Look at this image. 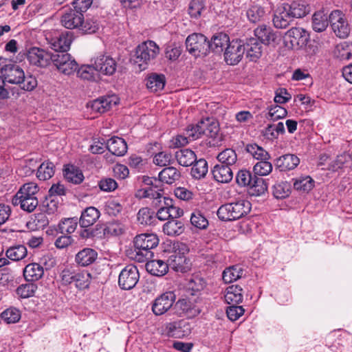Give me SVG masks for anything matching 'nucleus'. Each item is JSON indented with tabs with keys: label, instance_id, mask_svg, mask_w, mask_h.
<instances>
[{
	"label": "nucleus",
	"instance_id": "obj_1",
	"mask_svg": "<svg viewBox=\"0 0 352 352\" xmlns=\"http://www.w3.org/2000/svg\"><path fill=\"white\" fill-rule=\"evenodd\" d=\"M159 244V239L155 234H141L133 240L134 248L126 251L127 256L136 262L144 263L153 256L152 250Z\"/></svg>",
	"mask_w": 352,
	"mask_h": 352
},
{
	"label": "nucleus",
	"instance_id": "obj_2",
	"mask_svg": "<svg viewBox=\"0 0 352 352\" xmlns=\"http://www.w3.org/2000/svg\"><path fill=\"white\" fill-rule=\"evenodd\" d=\"M2 83L16 85L24 91H30L37 86L36 79L31 75L25 76L23 69L16 64L4 65L1 69Z\"/></svg>",
	"mask_w": 352,
	"mask_h": 352
},
{
	"label": "nucleus",
	"instance_id": "obj_3",
	"mask_svg": "<svg viewBox=\"0 0 352 352\" xmlns=\"http://www.w3.org/2000/svg\"><path fill=\"white\" fill-rule=\"evenodd\" d=\"M38 192V186L32 182L23 184L12 199L14 206H20L25 211L31 212L36 208L38 201L36 194Z\"/></svg>",
	"mask_w": 352,
	"mask_h": 352
},
{
	"label": "nucleus",
	"instance_id": "obj_4",
	"mask_svg": "<svg viewBox=\"0 0 352 352\" xmlns=\"http://www.w3.org/2000/svg\"><path fill=\"white\" fill-rule=\"evenodd\" d=\"M251 206V203L245 199L228 203L219 208L217 216L222 221L237 220L250 212Z\"/></svg>",
	"mask_w": 352,
	"mask_h": 352
},
{
	"label": "nucleus",
	"instance_id": "obj_5",
	"mask_svg": "<svg viewBox=\"0 0 352 352\" xmlns=\"http://www.w3.org/2000/svg\"><path fill=\"white\" fill-rule=\"evenodd\" d=\"M160 53V47L153 41H147L140 44L135 49L132 60L138 64L140 70H144L152 63Z\"/></svg>",
	"mask_w": 352,
	"mask_h": 352
},
{
	"label": "nucleus",
	"instance_id": "obj_6",
	"mask_svg": "<svg viewBox=\"0 0 352 352\" xmlns=\"http://www.w3.org/2000/svg\"><path fill=\"white\" fill-rule=\"evenodd\" d=\"M329 21L333 32L341 38H346L351 32L345 14L340 10H334L329 14Z\"/></svg>",
	"mask_w": 352,
	"mask_h": 352
},
{
	"label": "nucleus",
	"instance_id": "obj_7",
	"mask_svg": "<svg viewBox=\"0 0 352 352\" xmlns=\"http://www.w3.org/2000/svg\"><path fill=\"white\" fill-rule=\"evenodd\" d=\"M187 51L195 57L206 56L209 52V44L206 37L201 34L194 33L186 40Z\"/></svg>",
	"mask_w": 352,
	"mask_h": 352
},
{
	"label": "nucleus",
	"instance_id": "obj_8",
	"mask_svg": "<svg viewBox=\"0 0 352 352\" xmlns=\"http://www.w3.org/2000/svg\"><path fill=\"white\" fill-rule=\"evenodd\" d=\"M91 63L96 71L107 76L113 75L116 70L117 64L116 60L102 52L96 54L91 59Z\"/></svg>",
	"mask_w": 352,
	"mask_h": 352
},
{
	"label": "nucleus",
	"instance_id": "obj_9",
	"mask_svg": "<svg viewBox=\"0 0 352 352\" xmlns=\"http://www.w3.org/2000/svg\"><path fill=\"white\" fill-rule=\"evenodd\" d=\"M53 65L65 75L74 74L78 67L76 60L69 54L64 52H54Z\"/></svg>",
	"mask_w": 352,
	"mask_h": 352
},
{
	"label": "nucleus",
	"instance_id": "obj_10",
	"mask_svg": "<svg viewBox=\"0 0 352 352\" xmlns=\"http://www.w3.org/2000/svg\"><path fill=\"white\" fill-rule=\"evenodd\" d=\"M175 300L176 296L173 292H164L154 299L151 310L155 316H162L173 306Z\"/></svg>",
	"mask_w": 352,
	"mask_h": 352
},
{
	"label": "nucleus",
	"instance_id": "obj_11",
	"mask_svg": "<svg viewBox=\"0 0 352 352\" xmlns=\"http://www.w3.org/2000/svg\"><path fill=\"white\" fill-rule=\"evenodd\" d=\"M245 54V45L241 40H232L229 42L224 52V59L227 64L235 65L242 59Z\"/></svg>",
	"mask_w": 352,
	"mask_h": 352
},
{
	"label": "nucleus",
	"instance_id": "obj_12",
	"mask_svg": "<svg viewBox=\"0 0 352 352\" xmlns=\"http://www.w3.org/2000/svg\"><path fill=\"white\" fill-rule=\"evenodd\" d=\"M139 278L140 274L138 268L133 265H129L120 272L118 277V285L121 289L129 290L136 285Z\"/></svg>",
	"mask_w": 352,
	"mask_h": 352
},
{
	"label": "nucleus",
	"instance_id": "obj_13",
	"mask_svg": "<svg viewBox=\"0 0 352 352\" xmlns=\"http://www.w3.org/2000/svg\"><path fill=\"white\" fill-rule=\"evenodd\" d=\"M54 52H50L38 47H32L28 53V59L30 64L45 67L53 63Z\"/></svg>",
	"mask_w": 352,
	"mask_h": 352
},
{
	"label": "nucleus",
	"instance_id": "obj_14",
	"mask_svg": "<svg viewBox=\"0 0 352 352\" xmlns=\"http://www.w3.org/2000/svg\"><path fill=\"white\" fill-rule=\"evenodd\" d=\"M293 20L284 3L280 5L274 12L273 23L277 28H286Z\"/></svg>",
	"mask_w": 352,
	"mask_h": 352
},
{
	"label": "nucleus",
	"instance_id": "obj_15",
	"mask_svg": "<svg viewBox=\"0 0 352 352\" xmlns=\"http://www.w3.org/2000/svg\"><path fill=\"white\" fill-rule=\"evenodd\" d=\"M83 14L74 9H69L61 17V24L67 29H79Z\"/></svg>",
	"mask_w": 352,
	"mask_h": 352
},
{
	"label": "nucleus",
	"instance_id": "obj_16",
	"mask_svg": "<svg viewBox=\"0 0 352 352\" xmlns=\"http://www.w3.org/2000/svg\"><path fill=\"white\" fill-rule=\"evenodd\" d=\"M72 42V33L66 32L61 33L58 36L53 38L50 42L52 49L54 52H64L69 50Z\"/></svg>",
	"mask_w": 352,
	"mask_h": 352
},
{
	"label": "nucleus",
	"instance_id": "obj_17",
	"mask_svg": "<svg viewBox=\"0 0 352 352\" xmlns=\"http://www.w3.org/2000/svg\"><path fill=\"white\" fill-rule=\"evenodd\" d=\"M246 57L251 61H256L262 55L263 46L257 38L251 37L244 43Z\"/></svg>",
	"mask_w": 352,
	"mask_h": 352
},
{
	"label": "nucleus",
	"instance_id": "obj_18",
	"mask_svg": "<svg viewBox=\"0 0 352 352\" xmlns=\"http://www.w3.org/2000/svg\"><path fill=\"white\" fill-rule=\"evenodd\" d=\"M300 163V159L294 154H285L278 157L274 162L275 166L280 171L294 169Z\"/></svg>",
	"mask_w": 352,
	"mask_h": 352
},
{
	"label": "nucleus",
	"instance_id": "obj_19",
	"mask_svg": "<svg viewBox=\"0 0 352 352\" xmlns=\"http://www.w3.org/2000/svg\"><path fill=\"white\" fill-rule=\"evenodd\" d=\"M118 98L116 96H108L101 97L93 101L91 108L99 113H104L110 109L113 106L118 104Z\"/></svg>",
	"mask_w": 352,
	"mask_h": 352
},
{
	"label": "nucleus",
	"instance_id": "obj_20",
	"mask_svg": "<svg viewBox=\"0 0 352 352\" xmlns=\"http://www.w3.org/2000/svg\"><path fill=\"white\" fill-rule=\"evenodd\" d=\"M98 258V252L89 248H85L79 251L75 257L76 263L82 267H87L94 263Z\"/></svg>",
	"mask_w": 352,
	"mask_h": 352
},
{
	"label": "nucleus",
	"instance_id": "obj_21",
	"mask_svg": "<svg viewBox=\"0 0 352 352\" xmlns=\"http://www.w3.org/2000/svg\"><path fill=\"white\" fill-rule=\"evenodd\" d=\"M212 173L214 180L219 183H228L233 178L232 167L226 165H215L212 170Z\"/></svg>",
	"mask_w": 352,
	"mask_h": 352
},
{
	"label": "nucleus",
	"instance_id": "obj_22",
	"mask_svg": "<svg viewBox=\"0 0 352 352\" xmlns=\"http://www.w3.org/2000/svg\"><path fill=\"white\" fill-rule=\"evenodd\" d=\"M63 175L68 182L73 184H80L85 179L82 170L79 168L72 164H67L64 166Z\"/></svg>",
	"mask_w": 352,
	"mask_h": 352
},
{
	"label": "nucleus",
	"instance_id": "obj_23",
	"mask_svg": "<svg viewBox=\"0 0 352 352\" xmlns=\"http://www.w3.org/2000/svg\"><path fill=\"white\" fill-rule=\"evenodd\" d=\"M100 213L99 210L93 206L85 209L81 212L79 219L80 226L82 228H88L94 224L99 219Z\"/></svg>",
	"mask_w": 352,
	"mask_h": 352
},
{
	"label": "nucleus",
	"instance_id": "obj_24",
	"mask_svg": "<svg viewBox=\"0 0 352 352\" xmlns=\"http://www.w3.org/2000/svg\"><path fill=\"white\" fill-rule=\"evenodd\" d=\"M206 280L199 276L192 275L189 279L187 280L186 290L192 296L199 295L201 292L206 287Z\"/></svg>",
	"mask_w": 352,
	"mask_h": 352
},
{
	"label": "nucleus",
	"instance_id": "obj_25",
	"mask_svg": "<svg viewBox=\"0 0 352 352\" xmlns=\"http://www.w3.org/2000/svg\"><path fill=\"white\" fill-rule=\"evenodd\" d=\"M286 37L290 38L289 42L292 45H303L309 39V35L306 30L302 28H292L286 33Z\"/></svg>",
	"mask_w": 352,
	"mask_h": 352
},
{
	"label": "nucleus",
	"instance_id": "obj_26",
	"mask_svg": "<svg viewBox=\"0 0 352 352\" xmlns=\"http://www.w3.org/2000/svg\"><path fill=\"white\" fill-rule=\"evenodd\" d=\"M107 148L114 155L122 156L127 151V145L124 139L114 137L107 140Z\"/></svg>",
	"mask_w": 352,
	"mask_h": 352
},
{
	"label": "nucleus",
	"instance_id": "obj_27",
	"mask_svg": "<svg viewBox=\"0 0 352 352\" xmlns=\"http://www.w3.org/2000/svg\"><path fill=\"white\" fill-rule=\"evenodd\" d=\"M203 135L208 138H216L218 135L219 127V123L212 118H206L199 121Z\"/></svg>",
	"mask_w": 352,
	"mask_h": 352
},
{
	"label": "nucleus",
	"instance_id": "obj_28",
	"mask_svg": "<svg viewBox=\"0 0 352 352\" xmlns=\"http://www.w3.org/2000/svg\"><path fill=\"white\" fill-rule=\"evenodd\" d=\"M44 274L43 267L36 263L27 265L23 270V276L28 282H33L39 280Z\"/></svg>",
	"mask_w": 352,
	"mask_h": 352
},
{
	"label": "nucleus",
	"instance_id": "obj_29",
	"mask_svg": "<svg viewBox=\"0 0 352 352\" xmlns=\"http://www.w3.org/2000/svg\"><path fill=\"white\" fill-rule=\"evenodd\" d=\"M146 262V270L153 276H162L168 272V266L162 260H148Z\"/></svg>",
	"mask_w": 352,
	"mask_h": 352
},
{
	"label": "nucleus",
	"instance_id": "obj_30",
	"mask_svg": "<svg viewBox=\"0 0 352 352\" xmlns=\"http://www.w3.org/2000/svg\"><path fill=\"white\" fill-rule=\"evenodd\" d=\"M329 16L324 10L316 12L312 16V28L315 32H322L328 27Z\"/></svg>",
	"mask_w": 352,
	"mask_h": 352
},
{
	"label": "nucleus",
	"instance_id": "obj_31",
	"mask_svg": "<svg viewBox=\"0 0 352 352\" xmlns=\"http://www.w3.org/2000/svg\"><path fill=\"white\" fill-rule=\"evenodd\" d=\"M255 38L262 44L269 45L276 39L273 30L266 25H260L254 30Z\"/></svg>",
	"mask_w": 352,
	"mask_h": 352
},
{
	"label": "nucleus",
	"instance_id": "obj_32",
	"mask_svg": "<svg viewBox=\"0 0 352 352\" xmlns=\"http://www.w3.org/2000/svg\"><path fill=\"white\" fill-rule=\"evenodd\" d=\"M229 36L225 33H218L214 34L211 41H208L209 51L212 50L215 53H220L223 51L225 45H228Z\"/></svg>",
	"mask_w": 352,
	"mask_h": 352
},
{
	"label": "nucleus",
	"instance_id": "obj_33",
	"mask_svg": "<svg viewBox=\"0 0 352 352\" xmlns=\"http://www.w3.org/2000/svg\"><path fill=\"white\" fill-rule=\"evenodd\" d=\"M224 298L228 304H239L243 300V289L236 285L229 286L226 289Z\"/></svg>",
	"mask_w": 352,
	"mask_h": 352
},
{
	"label": "nucleus",
	"instance_id": "obj_34",
	"mask_svg": "<svg viewBox=\"0 0 352 352\" xmlns=\"http://www.w3.org/2000/svg\"><path fill=\"white\" fill-rule=\"evenodd\" d=\"M175 155L179 164L182 166H191L197 160L195 152L189 148L180 149Z\"/></svg>",
	"mask_w": 352,
	"mask_h": 352
},
{
	"label": "nucleus",
	"instance_id": "obj_35",
	"mask_svg": "<svg viewBox=\"0 0 352 352\" xmlns=\"http://www.w3.org/2000/svg\"><path fill=\"white\" fill-rule=\"evenodd\" d=\"M158 177L160 183H166L167 184H172L178 180L180 177L179 171L173 166L164 168L159 173Z\"/></svg>",
	"mask_w": 352,
	"mask_h": 352
},
{
	"label": "nucleus",
	"instance_id": "obj_36",
	"mask_svg": "<svg viewBox=\"0 0 352 352\" xmlns=\"http://www.w3.org/2000/svg\"><path fill=\"white\" fill-rule=\"evenodd\" d=\"M165 77L163 74H151L146 79V87L151 92L163 89L165 85Z\"/></svg>",
	"mask_w": 352,
	"mask_h": 352
},
{
	"label": "nucleus",
	"instance_id": "obj_37",
	"mask_svg": "<svg viewBox=\"0 0 352 352\" xmlns=\"http://www.w3.org/2000/svg\"><path fill=\"white\" fill-rule=\"evenodd\" d=\"M162 185L155 184V187H148L140 190L138 192V195L141 197L153 199L155 205V203H158L159 200H163L164 197L162 196Z\"/></svg>",
	"mask_w": 352,
	"mask_h": 352
},
{
	"label": "nucleus",
	"instance_id": "obj_38",
	"mask_svg": "<svg viewBox=\"0 0 352 352\" xmlns=\"http://www.w3.org/2000/svg\"><path fill=\"white\" fill-rule=\"evenodd\" d=\"M294 180V188L298 191L308 192L314 187V180L308 175L300 176Z\"/></svg>",
	"mask_w": 352,
	"mask_h": 352
},
{
	"label": "nucleus",
	"instance_id": "obj_39",
	"mask_svg": "<svg viewBox=\"0 0 352 352\" xmlns=\"http://www.w3.org/2000/svg\"><path fill=\"white\" fill-rule=\"evenodd\" d=\"M54 173V164L50 161H45L37 168L36 177L41 181H45L52 177Z\"/></svg>",
	"mask_w": 352,
	"mask_h": 352
},
{
	"label": "nucleus",
	"instance_id": "obj_40",
	"mask_svg": "<svg viewBox=\"0 0 352 352\" xmlns=\"http://www.w3.org/2000/svg\"><path fill=\"white\" fill-rule=\"evenodd\" d=\"M217 160L220 164L232 167L237 162V155L234 149L226 148L218 154Z\"/></svg>",
	"mask_w": 352,
	"mask_h": 352
},
{
	"label": "nucleus",
	"instance_id": "obj_41",
	"mask_svg": "<svg viewBox=\"0 0 352 352\" xmlns=\"http://www.w3.org/2000/svg\"><path fill=\"white\" fill-rule=\"evenodd\" d=\"M243 270L239 265L230 266L226 268L222 274L223 280L225 283H232L236 281L242 277Z\"/></svg>",
	"mask_w": 352,
	"mask_h": 352
},
{
	"label": "nucleus",
	"instance_id": "obj_42",
	"mask_svg": "<svg viewBox=\"0 0 352 352\" xmlns=\"http://www.w3.org/2000/svg\"><path fill=\"white\" fill-rule=\"evenodd\" d=\"M245 151L253 158L261 161L262 160H270V155L263 147L256 144H248L245 146Z\"/></svg>",
	"mask_w": 352,
	"mask_h": 352
},
{
	"label": "nucleus",
	"instance_id": "obj_43",
	"mask_svg": "<svg viewBox=\"0 0 352 352\" xmlns=\"http://www.w3.org/2000/svg\"><path fill=\"white\" fill-rule=\"evenodd\" d=\"M208 170V162L206 160L201 158L192 164L190 174L193 178L201 179L206 176Z\"/></svg>",
	"mask_w": 352,
	"mask_h": 352
},
{
	"label": "nucleus",
	"instance_id": "obj_44",
	"mask_svg": "<svg viewBox=\"0 0 352 352\" xmlns=\"http://www.w3.org/2000/svg\"><path fill=\"white\" fill-rule=\"evenodd\" d=\"M184 230V224L178 220L168 221L163 226V232L168 236L180 235Z\"/></svg>",
	"mask_w": 352,
	"mask_h": 352
},
{
	"label": "nucleus",
	"instance_id": "obj_45",
	"mask_svg": "<svg viewBox=\"0 0 352 352\" xmlns=\"http://www.w3.org/2000/svg\"><path fill=\"white\" fill-rule=\"evenodd\" d=\"M284 4L293 19L295 18H302L309 12L307 7L303 3L298 1H294L292 3H284Z\"/></svg>",
	"mask_w": 352,
	"mask_h": 352
},
{
	"label": "nucleus",
	"instance_id": "obj_46",
	"mask_svg": "<svg viewBox=\"0 0 352 352\" xmlns=\"http://www.w3.org/2000/svg\"><path fill=\"white\" fill-rule=\"evenodd\" d=\"M265 14V10L259 5H252L246 11V16L248 21L252 23L259 22Z\"/></svg>",
	"mask_w": 352,
	"mask_h": 352
},
{
	"label": "nucleus",
	"instance_id": "obj_47",
	"mask_svg": "<svg viewBox=\"0 0 352 352\" xmlns=\"http://www.w3.org/2000/svg\"><path fill=\"white\" fill-rule=\"evenodd\" d=\"M77 225V218H67L58 223L57 230L61 234L69 235L76 230Z\"/></svg>",
	"mask_w": 352,
	"mask_h": 352
},
{
	"label": "nucleus",
	"instance_id": "obj_48",
	"mask_svg": "<svg viewBox=\"0 0 352 352\" xmlns=\"http://www.w3.org/2000/svg\"><path fill=\"white\" fill-rule=\"evenodd\" d=\"M287 114V111L283 107L275 104L268 108V111L265 114V118L270 121H276L285 118Z\"/></svg>",
	"mask_w": 352,
	"mask_h": 352
},
{
	"label": "nucleus",
	"instance_id": "obj_49",
	"mask_svg": "<svg viewBox=\"0 0 352 352\" xmlns=\"http://www.w3.org/2000/svg\"><path fill=\"white\" fill-rule=\"evenodd\" d=\"M137 219L142 225H151L155 221V216L154 214V212L150 208H142L138 212Z\"/></svg>",
	"mask_w": 352,
	"mask_h": 352
},
{
	"label": "nucleus",
	"instance_id": "obj_50",
	"mask_svg": "<svg viewBox=\"0 0 352 352\" xmlns=\"http://www.w3.org/2000/svg\"><path fill=\"white\" fill-rule=\"evenodd\" d=\"M291 186L287 182H280L273 186V195L276 199H284L290 194Z\"/></svg>",
	"mask_w": 352,
	"mask_h": 352
},
{
	"label": "nucleus",
	"instance_id": "obj_51",
	"mask_svg": "<svg viewBox=\"0 0 352 352\" xmlns=\"http://www.w3.org/2000/svg\"><path fill=\"white\" fill-rule=\"evenodd\" d=\"M27 249L23 245H19L10 248L6 251V256L12 261H19L27 255Z\"/></svg>",
	"mask_w": 352,
	"mask_h": 352
},
{
	"label": "nucleus",
	"instance_id": "obj_52",
	"mask_svg": "<svg viewBox=\"0 0 352 352\" xmlns=\"http://www.w3.org/2000/svg\"><path fill=\"white\" fill-rule=\"evenodd\" d=\"M269 160L258 161L253 167V171L256 175L266 176L272 170V164Z\"/></svg>",
	"mask_w": 352,
	"mask_h": 352
},
{
	"label": "nucleus",
	"instance_id": "obj_53",
	"mask_svg": "<svg viewBox=\"0 0 352 352\" xmlns=\"http://www.w3.org/2000/svg\"><path fill=\"white\" fill-rule=\"evenodd\" d=\"M37 289V285L32 283L19 285L16 290V294L22 298H28L34 295Z\"/></svg>",
	"mask_w": 352,
	"mask_h": 352
},
{
	"label": "nucleus",
	"instance_id": "obj_54",
	"mask_svg": "<svg viewBox=\"0 0 352 352\" xmlns=\"http://www.w3.org/2000/svg\"><path fill=\"white\" fill-rule=\"evenodd\" d=\"M99 29V24L96 19L94 18H87L86 20L82 19L79 30L85 34H92Z\"/></svg>",
	"mask_w": 352,
	"mask_h": 352
},
{
	"label": "nucleus",
	"instance_id": "obj_55",
	"mask_svg": "<svg viewBox=\"0 0 352 352\" xmlns=\"http://www.w3.org/2000/svg\"><path fill=\"white\" fill-rule=\"evenodd\" d=\"M1 317L7 323H16L21 318V313L16 308L10 307L1 313Z\"/></svg>",
	"mask_w": 352,
	"mask_h": 352
},
{
	"label": "nucleus",
	"instance_id": "obj_56",
	"mask_svg": "<svg viewBox=\"0 0 352 352\" xmlns=\"http://www.w3.org/2000/svg\"><path fill=\"white\" fill-rule=\"evenodd\" d=\"M254 179L251 173L246 169L239 170L236 175V182L240 186H250Z\"/></svg>",
	"mask_w": 352,
	"mask_h": 352
},
{
	"label": "nucleus",
	"instance_id": "obj_57",
	"mask_svg": "<svg viewBox=\"0 0 352 352\" xmlns=\"http://www.w3.org/2000/svg\"><path fill=\"white\" fill-rule=\"evenodd\" d=\"M205 10L204 0H192L188 7V12L191 17L198 18L201 16L203 10Z\"/></svg>",
	"mask_w": 352,
	"mask_h": 352
},
{
	"label": "nucleus",
	"instance_id": "obj_58",
	"mask_svg": "<svg viewBox=\"0 0 352 352\" xmlns=\"http://www.w3.org/2000/svg\"><path fill=\"white\" fill-rule=\"evenodd\" d=\"M174 304V309L179 316L188 314L192 308L191 302L186 298L179 299Z\"/></svg>",
	"mask_w": 352,
	"mask_h": 352
},
{
	"label": "nucleus",
	"instance_id": "obj_59",
	"mask_svg": "<svg viewBox=\"0 0 352 352\" xmlns=\"http://www.w3.org/2000/svg\"><path fill=\"white\" fill-rule=\"evenodd\" d=\"M190 222L192 226L199 229H205L208 225L207 219L199 211L192 213Z\"/></svg>",
	"mask_w": 352,
	"mask_h": 352
},
{
	"label": "nucleus",
	"instance_id": "obj_60",
	"mask_svg": "<svg viewBox=\"0 0 352 352\" xmlns=\"http://www.w3.org/2000/svg\"><path fill=\"white\" fill-rule=\"evenodd\" d=\"M90 283V274L85 271L77 272L75 286L79 289L87 288Z\"/></svg>",
	"mask_w": 352,
	"mask_h": 352
},
{
	"label": "nucleus",
	"instance_id": "obj_61",
	"mask_svg": "<svg viewBox=\"0 0 352 352\" xmlns=\"http://www.w3.org/2000/svg\"><path fill=\"white\" fill-rule=\"evenodd\" d=\"M77 272L78 270L73 269H64L60 274L62 284L68 285L74 283L75 285Z\"/></svg>",
	"mask_w": 352,
	"mask_h": 352
},
{
	"label": "nucleus",
	"instance_id": "obj_62",
	"mask_svg": "<svg viewBox=\"0 0 352 352\" xmlns=\"http://www.w3.org/2000/svg\"><path fill=\"white\" fill-rule=\"evenodd\" d=\"M188 140L191 142L200 138L203 135L201 126H200L199 121L195 124L188 126L185 131Z\"/></svg>",
	"mask_w": 352,
	"mask_h": 352
},
{
	"label": "nucleus",
	"instance_id": "obj_63",
	"mask_svg": "<svg viewBox=\"0 0 352 352\" xmlns=\"http://www.w3.org/2000/svg\"><path fill=\"white\" fill-rule=\"evenodd\" d=\"M250 186L253 191V194L256 195H261L264 194L267 189V186L264 179L256 177V176L254 177V182H252Z\"/></svg>",
	"mask_w": 352,
	"mask_h": 352
},
{
	"label": "nucleus",
	"instance_id": "obj_64",
	"mask_svg": "<svg viewBox=\"0 0 352 352\" xmlns=\"http://www.w3.org/2000/svg\"><path fill=\"white\" fill-rule=\"evenodd\" d=\"M172 160V155L167 152H159L153 156V162L159 166L169 165Z\"/></svg>",
	"mask_w": 352,
	"mask_h": 352
}]
</instances>
